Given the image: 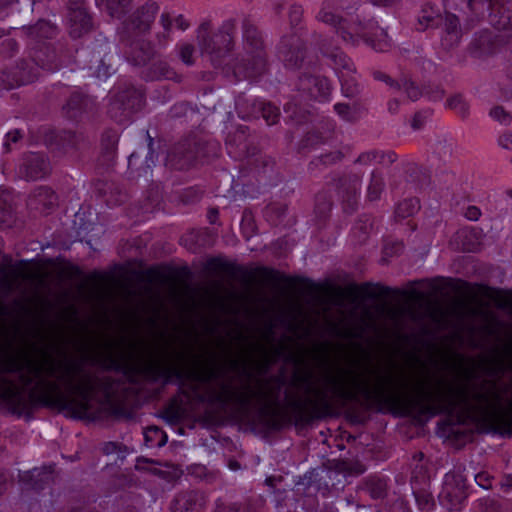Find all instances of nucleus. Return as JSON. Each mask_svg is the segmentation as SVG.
Listing matches in <instances>:
<instances>
[{"instance_id": "64", "label": "nucleus", "mask_w": 512, "mask_h": 512, "mask_svg": "<svg viewBox=\"0 0 512 512\" xmlns=\"http://www.w3.org/2000/svg\"><path fill=\"white\" fill-rule=\"evenodd\" d=\"M481 506L482 508L480 512H503L501 505L493 499L484 500Z\"/></svg>"}, {"instance_id": "33", "label": "nucleus", "mask_w": 512, "mask_h": 512, "mask_svg": "<svg viewBox=\"0 0 512 512\" xmlns=\"http://www.w3.org/2000/svg\"><path fill=\"white\" fill-rule=\"evenodd\" d=\"M22 31L32 39L52 38L56 33V26L49 21L40 19L34 25L23 27Z\"/></svg>"}, {"instance_id": "18", "label": "nucleus", "mask_w": 512, "mask_h": 512, "mask_svg": "<svg viewBox=\"0 0 512 512\" xmlns=\"http://www.w3.org/2000/svg\"><path fill=\"white\" fill-rule=\"evenodd\" d=\"M51 172L48 158L41 153H28L23 157L19 166V174L26 180H38L46 177Z\"/></svg>"}, {"instance_id": "43", "label": "nucleus", "mask_w": 512, "mask_h": 512, "mask_svg": "<svg viewBox=\"0 0 512 512\" xmlns=\"http://www.w3.org/2000/svg\"><path fill=\"white\" fill-rule=\"evenodd\" d=\"M332 200L327 193H318L315 199V214L316 216L325 221L332 209Z\"/></svg>"}, {"instance_id": "22", "label": "nucleus", "mask_w": 512, "mask_h": 512, "mask_svg": "<svg viewBox=\"0 0 512 512\" xmlns=\"http://www.w3.org/2000/svg\"><path fill=\"white\" fill-rule=\"evenodd\" d=\"M298 90L312 99H326L330 95V85L322 76L302 75L299 77Z\"/></svg>"}, {"instance_id": "30", "label": "nucleus", "mask_w": 512, "mask_h": 512, "mask_svg": "<svg viewBox=\"0 0 512 512\" xmlns=\"http://www.w3.org/2000/svg\"><path fill=\"white\" fill-rule=\"evenodd\" d=\"M323 54L332 62L334 69L339 77H344L355 72V66L352 60L339 48H326L325 44H321Z\"/></svg>"}, {"instance_id": "61", "label": "nucleus", "mask_w": 512, "mask_h": 512, "mask_svg": "<svg viewBox=\"0 0 512 512\" xmlns=\"http://www.w3.org/2000/svg\"><path fill=\"white\" fill-rule=\"evenodd\" d=\"M22 138L19 130H13L6 134V140L3 143V149L5 153L11 151V143H17Z\"/></svg>"}, {"instance_id": "45", "label": "nucleus", "mask_w": 512, "mask_h": 512, "mask_svg": "<svg viewBox=\"0 0 512 512\" xmlns=\"http://www.w3.org/2000/svg\"><path fill=\"white\" fill-rule=\"evenodd\" d=\"M384 189V180L378 171H373L370 177V183L367 188V199L369 201H376Z\"/></svg>"}, {"instance_id": "26", "label": "nucleus", "mask_w": 512, "mask_h": 512, "mask_svg": "<svg viewBox=\"0 0 512 512\" xmlns=\"http://www.w3.org/2000/svg\"><path fill=\"white\" fill-rule=\"evenodd\" d=\"M95 103L92 98L87 95L74 92L68 98L63 106L65 116L72 120H79L85 114H89L94 110Z\"/></svg>"}, {"instance_id": "24", "label": "nucleus", "mask_w": 512, "mask_h": 512, "mask_svg": "<svg viewBox=\"0 0 512 512\" xmlns=\"http://www.w3.org/2000/svg\"><path fill=\"white\" fill-rule=\"evenodd\" d=\"M439 26L443 33L441 38L442 46L445 49H451L457 46L462 37V28L459 18L450 12H446L444 16L440 18Z\"/></svg>"}, {"instance_id": "11", "label": "nucleus", "mask_w": 512, "mask_h": 512, "mask_svg": "<svg viewBox=\"0 0 512 512\" xmlns=\"http://www.w3.org/2000/svg\"><path fill=\"white\" fill-rule=\"evenodd\" d=\"M333 186L346 213L357 210L362 191V176L357 173H343L333 179Z\"/></svg>"}, {"instance_id": "28", "label": "nucleus", "mask_w": 512, "mask_h": 512, "mask_svg": "<svg viewBox=\"0 0 512 512\" xmlns=\"http://www.w3.org/2000/svg\"><path fill=\"white\" fill-rule=\"evenodd\" d=\"M204 505V496L196 490L182 491L171 503L172 512H196Z\"/></svg>"}, {"instance_id": "42", "label": "nucleus", "mask_w": 512, "mask_h": 512, "mask_svg": "<svg viewBox=\"0 0 512 512\" xmlns=\"http://www.w3.org/2000/svg\"><path fill=\"white\" fill-rule=\"evenodd\" d=\"M336 471L350 476H359L366 471V467L359 461L340 460L334 464Z\"/></svg>"}, {"instance_id": "8", "label": "nucleus", "mask_w": 512, "mask_h": 512, "mask_svg": "<svg viewBox=\"0 0 512 512\" xmlns=\"http://www.w3.org/2000/svg\"><path fill=\"white\" fill-rule=\"evenodd\" d=\"M145 105L144 92L132 85H124L118 88L111 97L108 106V116L118 124H126L132 116L141 111Z\"/></svg>"}, {"instance_id": "48", "label": "nucleus", "mask_w": 512, "mask_h": 512, "mask_svg": "<svg viewBox=\"0 0 512 512\" xmlns=\"http://www.w3.org/2000/svg\"><path fill=\"white\" fill-rule=\"evenodd\" d=\"M145 444L147 446H153V442L158 439L157 446L161 447L166 444L167 436L166 434L158 427L153 426L149 427L145 433Z\"/></svg>"}, {"instance_id": "62", "label": "nucleus", "mask_w": 512, "mask_h": 512, "mask_svg": "<svg viewBox=\"0 0 512 512\" xmlns=\"http://www.w3.org/2000/svg\"><path fill=\"white\" fill-rule=\"evenodd\" d=\"M303 9L299 5H292L289 10V20L292 26H296L301 22Z\"/></svg>"}, {"instance_id": "44", "label": "nucleus", "mask_w": 512, "mask_h": 512, "mask_svg": "<svg viewBox=\"0 0 512 512\" xmlns=\"http://www.w3.org/2000/svg\"><path fill=\"white\" fill-rule=\"evenodd\" d=\"M420 208L419 201L416 198L405 199L395 208V217L405 219L413 216Z\"/></svg>"}, {"instance_id": "41", "label": "nucleus", "mask_w": 512, "mask_h": 512, "mask_svg": "<svg viewBox=\"0 0 512 512\" xmlns=\"http://www.w3.org/2000/svg\"><path fill=\"white\" fill-rule=\"evenodd\" d=\"M262 117L268 125H274L280 117L279 108L271 103L259 101L257 108V118Z\"/></svg>"}, {"instance_id": "36", "label": "nucleus", "mask_w": 512, "mask_h": 512, "mask_svg": "<svg viewBox=\"0 0 512 512\" xmlns=\"http://www.w3.org/2000/svg\"><path fill=\"white\" fill-rule=\"evenodd\" d=\"M258 105L259 102L245 94L238 95L235 100L236 111L242 119L257 118Z\"/></svg>"}, {"instance_id": "20", "label": "nucleus", "mask_w": 512, "mask_h": 512, "mask_svg": "<svg viewBox=\"0 0 512 512\" xmlns=\"http://www.w3.org/2000/svg\"><path fill=\"white\" fill-rule=\"evenodd\" d=\"M424 467L416 466L411 478L413 494L418 507L423 511H430L435 505L432 494L425 488L428 483Z\"/></svg>"}, {"instance_id": "47", "label": "nucleus", "mask_w": 512, "mask_h": 512, "mask_svg": "<svg viewBox=\"0 0 512 512\" xmlns=\"http://www.w3.org/2000/svg\"><path fill=\"white\" fill-rule=\"evenodd\" d=\"M343 94L348 98H355L360 93V86L352 74L339 77Z\"/></svg>"}, {"instance_id": "49", "label": "nucleus", "mask_w": 512, "mask_h": 512, "mask_svg": "<svg viewBox=\"0 0 512 512\" xmlns=\"http://www.w3.org/2000/svg\"><path fill=\"white\" fill-rule=\"evenodd\" d=\"M13 209L4 196H0V229L10 227L13 222Z\"/></svg>"}, {"instance_id": "3", "label": "nucleus", "mask_w": 512, "mask_h": 512, "mask_svg": "<svg viewBox=\"0 0 512 512\" xmlns=\"http://www.w3.org/2000/svg\"><path fill=\"white\" fill-rule=\"evenodd\" d=\"M317 19L335 27L336 32L346 42L357 44L360 38L376 51H385L389 47L386 40L387 33L378 26L377 22L357 20L348 25L347 20L333 12L332 5L328 1L322 3Z\"/></svg>"}, {"instance_id": "59", "label": "nucleus", "mask_w": 512, "mask_h": 512, "mask_svg": "<svg viewBox=\"0 0 512 512\" xmlns=\"http://www.w3.org/2000/svg\"><path fill=\"white\" fill-rule=\"evenodd\" d=\"M206 268L211 271H229L230 265L219 258H211L207 261Z\"/></svg>"}, {"instance_id": "7", "label": "nucleus", "mask_w": 512, "mask_h": 512, "mask_svg": "<svg viewBox=\"0 0 512 512\" xmlns=\"http://www.w3.org/2000/svg\"><path fill=\"white\" fill-rule=\"evenodd\" d=\"M128 371L132 383H137L136 377L139 376L151 383L162 380L166 385L173 380L183 381L187 376V371L169 358L144 361L129 367Z\"/></svg>"}, {"instance_id": "58", "label": "nucleus", "mask_w": 512, "mask_h": 512, "mask_svg": "<svg viewBox=\"0 0 512 512\" xmlns=\"http://www.w3.org/2000/svg\"><path fill=\"white\" fill-rule=\"evenodd\" d=\"M334 109L344 120L353 121L355 119L352 109L348 104L338 103L334 106Z\"/></svg>"}, {"instance_id": "51", "label": "nucleus", "mask_w": 512, "mask_h": 512, "mask_svg": "<svg viewBox=\"0 0 512 512\" xmlns=\"http://www.w3.org/2000/svg\"><path fill=\"white\" fill-rule=\"evenodd\" d=\"M447 105L450 109L455 110L462 117H466L469 111V106L461 95H455L448 99Z\"/></svg>"}, {"instance_id": "9", "label": "nucleus", "mask_w": 512, "mask_h": 512, "mask_svg": "<svg viewBox=\"0 0 512 512\" xmlns=\"http://www.w3.org/2000/svg\"><path fill=\"white\" fill-rule=\"evenodd\" d=\"M207 148V144L195 138L181 140L168 151L165 165L173 170H188L198 161L208 157Z\"/></svg>"}, {"instance_id": "34", "label": "nucleus", "mask_w": 512, "mask_h": 512, "mask_svg": "<svg viewBox=\"0 0 512 512\" xmlns=\"http://www.w3.org/2000/svg\"><path fill=\"white\" fill-rule=\"evenodd\" d=\"M110 47L111 44L109 43L108 39L101 34H99V36L95 39V42L93 43V51L97 54V62L99 63V66L97 68L98 77H107L109 75V67H104L103 56L107 54Z\"/></svg>"}, {"instance_id": "23", "label": "nucleus", "mask_w": 512, "mask_h": 512, "mask_svg": "<svg viewBox=\"0 0 512 512\" xmlns=\"http://www.w3.org/2000/svg\"><path fill=\"white\" fill-rule=\"evenodd\" d=\"M486 16L497 32L506 35L512 34V3L509 0H502Z\"/></svg>"}, {"instance_id": "29", "label": "nucleus", "mask_w": 512, "mask_h": 512, "mask_svg": "<svg viewBox=\"0 0 512 512\" xmlns=\"http://www.w3.org/2000/svg\"><path fill=\"white\" fill-rule=\"evenodd\" d=\"M351 294L355 297H361L363 299H378L380 297L389 296L391 293L400 294L407 296L406 291L393 290L388 286L381 284H372L370 282L363 283L362 285H353L350 288Z\"/></svg>"}, {"instance_id": "1", "label": "nucleus", "mask_w": 512, "mask_h": 512, "mask_svg": "<svg viewBox=\"0 0 512 512\" xmlns=\"http://www.w3.org/2000/svg\"><path fill=\"white\" fill-rule=\"evenodd\" d=\"M205 381L204 393L199 396L201 402L217 405L222 410L231 406L241 412L248 411L255 404L267 427L274 430L282 428L281 395L287 384L283 373L258 378L245 369L235 375L212 371Z\"/></svg>"}, {"instance_id": "2", "label": "nucleus", "mask_w": 512, "mask_h": 512, "mask_svg": "<svg viewBox=\"0 0 512 512\" xmlns=\"http://www.w3.org/2000/svg\"><path fill=\"white\" fill-rule=\"evenodd\" d=\"M338 375L327 370L322 375L323 385L315 386L311 373L294 374V385L303 391L305 399L292 398L285 391V400L299 420L309 422L328 412L333 402H357L370 406L372 403L395 402L400 399L401 389L383 384L371 387L369 383L351 371L340 370Z\"/></svg>"}, {"instance_id": "35", "label": "nucleus", "mask_w": 512, "mask_h": 512, "mask_svg": "<svg viewBox=\"0 0 512 512\" xmlns=\"http://www.w3.org/2000/svg\"><path fill=\"white\" fill-rule=\"evenodd\" d=\"M151 80L167 79L179 82V76L175 70L165 61H157L149 68V75Z\"/></svg>"}, {"instance_id": "37", "label": "nucleus", "mask_w": 512, "mask_h": 512, "mask_svg": "<svg viewBox=\"0 0 512 512\" xmlns=\"http://www.w3.org/2000/svg\"><path fill=\"white\" fill-rule=\"evenodd\" d=\"M502 0H466L467 7L471 15L477 19H484L491 11L495 9L497 4L501 3Z\"/></svg>"}, {"instance_id": "54", "label": "nucleus", "mask_w": 512, "mask_h": 512, "mask_svg": "<svg viewBox=\"0 0 512 512\" xmlns=\"http://www.w3.org/2000/svg\"><path fill=\"white\" fill-rule=\"evenodd\" d=\"M194 51H195V48L192 44L186 43V44L181 45V47L179 49V56H180V59L182 60V62L189 66L193 65L194 64V59H193Z\"/></svg>"}, {"instance_id": "38", "label": "nucleus", "mask_w": 512, "mask_h": 512, "mask_svg": "<svg viewBox=\"0 0 512 512\" xmlns=\"http://www.w3.org/2000/svg\"><path fill=\"white\" fill-rule=\"evenodd\" d=\"M345 157V152L341 149L322 153L312 159L309 163L311 170L318 169L320 166H332L341 162Z\"/></svg>"}, {"instance_id": "32", "label": "nucleus", "mask_w": 512, "mask_h": 512, "mask_svg": "<svg viewBox=\"0 0 512 512\" xmlns=\"http://www.w3.org/2000/svg\"><path fill=\"white\" fill-rule=\"evenodd\" d=\"M16 82L20 85L33 83L39 77V67L31 59H21L17 62L13 72Z\"/></svg>"}, {"instance_id": "55", "label": "nucleus", "mask_w": 512, "mask_h": 512, "mask_svg": "<svg viewBox=\"0 0 512 512\" xmlns=\"http://www.w3.org/2000/svg\"><path fill=\"white\" fill-rule=\"evenodd\" d=\"M490 115L502 124L508 125L512 122V116L501 106H496L490 111Z\"/></svg>"}, {"instance_id": "31", "label": "nucleus", "mask_w": 512, "mask_h": 512, "mask_svg": "<svg viewBox=\"0 0 512 512\" xmlns=\"http://www.w3.org/2000/svg\"><path fill=\"white\" fill-rule=\"evenodd\" d=\"M118 140L119 135L115 130L107 129L102 133L100 160L103 165L111 166L114 163Z\"/></svg>"}, {"instance_id": "13", "label": "nucleus", "mask_w": 512, "mask_h": 512, "mask_svg": "<svg viewBox=\"0 0 512 512\" xmlns=\"http://www.w3.org/2000/svg\"><path fill=\"white\" fill-rule=\"evenodd\" d=\"M158 10L159 7L155 2L149 1L145 3L122 23V27L119 32L127 31V34L135 33L136 35L148 33Z\"/></svg>"}, {"instance_id": "39", "label": "nucleus", "mask_w": 512, "mask_h": 512, "mask_svg": "<svg viewBox=\"0 0 512 512\" xmlns=\"http://www.w3.org/2000/svg\"><path fill=\"white\" fill-rule=\"evenodd\" d=\"M181 243L191 252L196 253L200 246L211 245L209 235L203 231L191 232L181 238Z\"/></svg>"}, {"instance_id": "15", "label": "nucleus", "mask_w": 512, "mask_h": 512, "mask_svg": "<svg viewBox=\"0 0 512 512\" xmlns=\"http://www.w3.org/2000/svg\"><path fill=\"white\" fill-rule=\"evenodd\" d=\"M69 34L80 38L93 29L92 17L83 6L82 0H68Z\"/></svg>"}, {"instance_id": "16", "label": "nucleus", "mask_w": 512, "mask_h": 512, "mask_svg": "<svg viewBox=\"0 0 512 512\" xmlns=\"http://www.w3.org/2000/svg\"><path fill=\"white\" fill-rule=\"evenodd\" d=\"M33 61L39 69L55 71L65 62L66 55L63 47H56L51 44L43 43L37 48H33Z\"/></svg>"}, {"instance_id": "21", "label": "nucleus", "mask_w": 512, "mask_h": 512, "mask_svg": "<svg viewBox=\"0 0 512 512\" xmlns=\"http://www.w3.org/2000/svg\"><path fill=\"white\" fill-rule=\"evenodd\" d=\"M57 204L56 193L46 186L35 188L27 200V205L31 210L42 214H49Z\"/></svg>"}, {"instance_id": "4", "label": "nucleus", "mask_w": 512, "mask_h": 512, "mask_svg": "<svg viewBox=\"0 0 512 512\" xmlns=\"http://www.w3.org/2000/svg\"><path fill=\"white\" fill-rule=\"evenodd\" d=\"M225 144L231 157L238 161H246L257 173L267 174L273 171L275 160L260 151L255 137L250 135L247 126H239L234 132L229 133Z\"/></svg>"}, {"instance_id": "40", "label": "nucleus", "mask_w": 512, "mask_h": 512, "mask_svg": "<svg viewBox=\"0 0 512 512\" xmlns=\"http://www.w3.org/2000/svg\"><path fill=\"white\" fill-rule=\"evenodd\" d=\"M386 482L376 477H369L363 484V489L366 490L373 499H381L386 496Z\"/></svg>"}, {"instance_id": "17", "label": "nucleus", "mask_w": 512, "mask_h": 512, "mask_svg": "<svg viewBox=\"0 0 512 512\" xmlns=\"http://www.w3.org/2000/svg\"><path fill=\"white\" fill-rule=\"evenodd\" d=\"M304 42L295 35L283 37L279 44V56L285 66L291 69L299 68L305 58Z\"/></svg>"}, {"instance_id": "6", "label": "nucleus", "mask_w": 512, "mask_h": 512, "mask_svg": "<svg viewBox=\"0 0 512 512\" xmlns=\"http://www.w3.org/2000/svg\"><path fill=\"white\" fill-rule=\"evenodd\" d=\"M236 30L234 20L223 23L216 33H211V22L204 21L197 29V44L203 55H208L212 64L217 67L222 63L234 45L233 35Z\"/></svg>"}, {"instance_id": "46", "label": "nucleus", "mask_w": 512, "mask_h": 512, "mask_svg": "<svg viewBox=\"0 0 512 512\" xmlns=\"http://www.w3.org/2000/svg\"><path fill=\"white\" fill-rule=\"evenodd\" d=\"M401 89L404 90L407 97L412 101H417L422 95H424L423 88H420L414 81L406 76H403L399 80Z\"/></svg>"}, {"instance_id": "56", "label": "nucleus", "mask_w": 512, "mask_h": 512, "mask_svg": "<svg viewBox=\"0 0 512 512\" xmlns=\"http://www.w3.org/2000/svg\"><path fill=\"white\" fill-rule=\"evenodd\" d=\"M379 151L372 150L361 153L354 161V164L369 165L375 160H379Z\"/></svg>"}, {"instance_id": "57", "label": "nucleus", "mask_w": 512, "mask_h": 512, "mask_svg": "<svg viewBox=\"0 0 512 512\" xmlns=\"http://www.w3.org/2000/svg\"><path fill=\"white\" fill-rule=\"evenodd\" d=\"M373 77L375 80L383 81L395 90L399 91L401 90V85L399 80H393L389 75L381 72V71H374Z\"/></svg>"}, {"instance_id": "63", "label": "nucleus", "mask_w": 512, "mask_h": 512, "mask_svg": "<svg viewBox=\"0 0 512 512\" xmlns=\"http://www.w3.org/2000/svg\"><path fill=\"white\" fill-rule=\"evenodd\" d=\"M424 95L428 96L431 100H440L444 96V90L439 86H425L423 87Z\"/></svg>"}, {"instance_id": "19", "label": "nucleus", "mask_w": 512, "mask_h": 512, "mask_svg": "<svg viewBox=\"0 0 512 512\" xmlns=\"http://www.w3.org/2000/svg\"><path fill=\"white\" fill-rule=\"evenodd\" d=\"M46 143L52 150L61 153L77 151L86 144L85 136L80 132L63 130L46 137Z\"/></svg>"}, {"instance_id": "53", "label": "nucleus", "mask_w": 512, "mask_h": 512, "mask_svg": "<svg viewBox=\"0 0 512 512\" xmlns=\"http://www.w3.org/2000/svg\"><path fill=\"white\" fill-rule=\"evenodd\" d=\"M18 51V43L13 38L4 39L0 45V54L6 58L13 57Z\"/></svg>"}, {"instance_id": "10", "label": "nucleus", "mask_w": 512, "mask_h": 512, "mask_svg": "<svg viewBox=\"0 0 512 512\" xmlns=\"http://www.w3.org/2000/svg\"><path fill=\"white\" fill-rule=\"evenodd\" d=\"M500 52L512 54V34L483 29L476 32L469 44V53L477 59H487Z\"/></svg>"}, {"instance_id": "12", "label": "nucleus", "mask_w": 512, "mask_h": 512, "mask_svg": "<svg viewBox=\"0 0 512 512\" xmlns=\"http://www.w3.org/2000/svg\"><path fill=\"white\" fill-rule=\"evenodd\" d=\"M119 41L123 45L125 58L134 66L146 65L156 54L150 41L136 39L133 34H127V31L119 32Z\"/></svg>"}, {"instance_id": "14", "label": "nucleus", "mask_w": 512, "mask_h": 512, "mask_svg": "<svg viewBox=\"0 0 512 512\" xmlns=\"http://www.w3.org/2000/svg\"><path fill=\"white\" fill-rule=\"evenodd\" d=\"M466 478L461 473L452 472L445 475L442 492L438 499L448 510L456 509L465 499Z\"/></svg>"}, {"instance_id": "5", "label": "nucleus", "mask_w": 512, "mask_h": 512, "mask_svg": "<svg viewBox=\"0 0 512 512\" xmlns=\"http://www.w3.org/2000/svg\"><path fill=\"white\" fill-rule=\"evenodd\" d=\"M242 30L245 48L252 55V58L251 60L236 59L233 65V73L238 80H252L262 75L266 69L264 40L261 32L249 17L243 19Z\"/></svg>"}, {"instance_id": "50", "label": "nucleus", "mask_w": 512, "mask_h": 512, "mask_svg": "<svg viewBox=\"0 0 512 512\" xmlns=\"http://www.w3.org/2000/svg\"><path fill=\"white\" fill-rule=\"evenodd\" d=\"M259 273L263 280L274 286H277L281 282H290V279L281 275L278 271L269 268H261Z\"/></svg>"}, {"instance_id": "25", "label": "nucleus", "mask_w": 512, "mask_h": 512, "mask_svg": "<svg viewBox=\"0 0 512 512\" xmlns=\"http://www.w3.org/2000/svg\"><path fill=\"white\" fill-rule=\"evenodd\" d=\"M53 473V465L43 466L41 468H33L32 470L20 473L19 480L28 489L39 491L44 489L51 482H53Z\"/></svg>"}, {"instance_id": "52", "label": "nucleus", "mask_w": 512, "mask_h": 512, "mask_svg": "<svg viewBox=\"0 0 512 512\" xmlns=\"http://www.w3.org/2000/svg\"><path fill=\"white\" fill-rule=\"evenodd\" d=\"M18 86L21 85L16 82V78L13 73L10 74L6 71H0V93Z\"/></svg>"}, {"instance_id": "27", "label": "nucleus", "mask_w": 512, "mask_h": 512, "mask_svg": "<svg viewBox=\"0 0 512 512\" xmlns=\"http://www.w3.org/2000/svg\"><path fill=\"white\" fill-rule=\"evenodd\" d=\"M148 154L145 163L142 162V157L136 152H133L128 158V171L133 179L147 177L150 175L152 167L155 165V153L153 149V139L148 135Z\"/></svg>"}, {"instance_id": "60", "label": "nucleus", "mask_w": 512, "mask_h": 512, "mask_svg": "<svg viewBox=\"0 0 512 512\" xmlns=\"http://www.w3.org/2000/svg\"><path fill=\"white\" fill-rule=\"evenodd\" d=\"M164 419L170 424H177L181 420V413L178 408L170 406L164 411Z\"/></svg>"}]
</instances>
